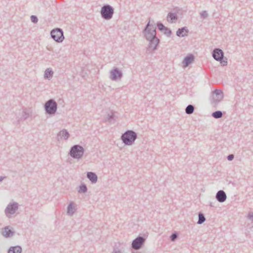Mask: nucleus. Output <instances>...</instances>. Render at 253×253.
Returning <instances> with one entry per match:
<instances>
[{"label":"nucleus","mask_w":253,"mask_h":253,"mask_svg":"<svg viewBox=\"0 0 253 253\" xmlns=\"http://www.w3.org/2000/svg\"><path fill=\"white\" fill-rule=\"evenodd\" d=\"M211 116L215 119L221 118L223 116V113L221 111H216L213 112Z\"/></svg>","instance_id":"26"},{"label":"nucleus","mask_w":253,"mask_h":253,"mask_svg":"<svg viewBox=\"0 0 253 253\" xmlns=\"http://www.w3.org/2000/svg\"><path fill=\"white\" fill-rule=\"evenodd\" d=\"M200 15H201V18H202L203 19L207 18L209 16L208 13H207V11H206V10L203 11L200 13Z\"/></svg>","instance_id":"30"},{"label":"nucleus","mask_w":253,"mask_h":253,"mask_svg":"<svg viewBox=\"0 0 253 253\" xmlns=\"http://www.w3.org/2000/svg\"><path fill=\"white\" fill-rule=\"evenodd\" d=\"M114 253H121V252L120 251L118 250V251H115Z\"/></svg>","instance_id":"37"},{"label":"nucleus","mask_w":253,"mask_h":253,"mask_svg":"<svg viewBox=\"0 0 253 253\" xmlns=\"http://www.w3.org/2000/svg\"><path fill=\"white\" fill-rule=\"evenodd\" d=\"M1 235L5 238H9L14 235L13 228L10 226H5L1 229Z\"/></svg>","instance_id":"12"},{"label":"nucleus","mask_w":253,"mask_h":253,"mask_svg":"<svg viewBox=\"0 0 253 253\" xmlns=\"http://www.w3.org/2000/svg\"><path fill=\"white\" fill-rule=\"evenodd\" d=\"M144 37L149 42L146 52L150 53L153 51L156 50L157 45L160 42L159 39L156 37V27H153L151 34L148 33Z\"/></svg>","instance_id":"1"},{"label":"nucleus","mask_w":253,"mask_h":253,"mask_svg":"<svg viewBox=\"0 0 253 253\" xmlns=\"http://www.w3.org/2000/svg\"><path fill=\"white\" fill-rule=\"evenodd\" d=\"M5 178L6 176H0V182L2 181Z\"/></svg>","instance_id":"36"},{"label":"nucleus","mask_w":253,"mask_h":253,"mask_svg":"<svg viewBox=\"0 0 253 253\" xmlns=\"http://www.w3.org/2000/svg\"><path fill=\"white\" fill-rule=\"evenodd\" d=\"M145 239L142 236H138L134 239L131 244V247L135 250H139L145 243Z\"/></svg>","instance_id":"10"},{"label":"nucleus","mask_w":253,"mask_h":253,"mask_svg":"<svg viewBox=\"0 0 253 253\" xmlns=\"http://www.w3.org/2000/svg\"><path fill=\"white\" fill-rule=\"evenodd\" d=\"M70 134L68 131L65 129H63L57 133L56 139L58 141L62 138H63L65 140H67Z\"/></svg>","instance_id":"14"},{"label":"nucleus","mask_w":253,"mask_h":253,"mask_svg":"<svg viewBox=\"0 0 253 253\" xmlns=\"http://www.w3.org/2000/svg\"><path fill=\"white\" fill-rule=\"evenodd\" d=\"M50 35L55 42L59 43L62 42L64 39L63 31L62 29L59 28L52 30Z\"/></svg>","instance_id":"7"},{"label":"nucleus","mask_w":253,"mask_h":253,"mask_svg":"<svg viewBox=\"0 0 253 253\" xmlns=\"http://www.w3.org/2000/svg\"><path fill=\"white\" fill-rule=\"evenodd\" d=\"M150 22L149 20L143 31V33L144 36L147 35L148 33L151 34L152 30H153V27H155V26L150 24Z\"/></svg>","instance_id":"19"},{"label":"nucleus","mask_w":253,"mask_h":253,"mask_svg":"<svg viewBox=\"0 0 253 253\" xmlns=\"http://www.w3.org/2000/svg\"><path fill=\"white\" fill-rule=\"evenodd\" d=\"M22 249L21 246H11L8 250L7 253H22Z\"/></svg>","instance_id":"20"},{"label":"nucleus","mask_w":253,"mask_h":253,"mask_svg":"<svg viewBox=\"0 0 253 253\" xmlns=\"http://www.w3.org/2000/svg\"><path fill=\"white\" fill-rule=\"evenodd\" d=\"M213 58L217 61H219L221 65L223 66L227 65V58L224 57V52L220 48H216L213 49L212 52Z\"/></svg>","instance_id":"4"},{"label":"nucleus","mask_w":253,"mask_h":253,"mask_svg":"<svg viewBox=\"0 0 253 253\" xmlns=\"http://www.w3.org/2000/svg\"><path fill=\"white\" fill-rule=\"evenodd\" d=\"M86 176L92 183H95L97 181L98 177L95 172H87Z\"/></svg>","instance_id":"17"},{"label":"nucleus","mask_w":253,"mask_h":253,"mask_svg":"<svg viewBox=\"0 0 253 253\" xmlns=\"http://www.w3.org/2000/svg\"><path fill=\"white\" fill-rule=\"evenodd\" d=\"M164 34L167 37H170L172 34L171 31L168 28H167L165 31H164Z\"/></svg>","instance_id":"29"},{"label":"nucleus","mask_w":253,"mask_h":253,"mask_svg":"<svg viewBox=\"0 0 253 253\" xmlns=\"http://www.w3.org/2000/svg\"><path fill=\"white\" fill-rule=\"evenodd\" d=\"M84 153L83 147L79 144L72 146L70 149L69 155L74 159H81L83 158Z\"/></svg>","instance_id":"3"},{"label":"nucleus","mask_w":253,"mask_h":253,"mask_svg":"<svg viewBox=\"0 0 253 253\" xmlns=\"http://www.w3.org/2000/svg\"><path fill=\"white\" fill-rule=\"evenodd\" d=\"M223 98V93L220 89H215L212 92L211 102L213 106H216Z\"/></svg>","instance_id":"8"},{"label":"nucleus","mask_w":253,"mask_h":253,"mask_svg":"<svg viewBox=\"0 0 253 253\" xmlns=\"http://www.w3.org/2000/svg\"><path fill=\"white\" fill-rule=\"evenodd\" d=\"M44 108L46 113L53 115L57 111V103L53 99H50L45 103Z\"/></svg>","instance_id":"6"},{"label":"nucleus","mask_w":253,"mask_h":253,"mask_svg":"<svg viewBox=\"0 0 253 253\" xmlns=\"http://www.w3.org/2000/svg\"><path fill=\"white\" fill-rule=\"evenodd\" d=\"M87 191V188L85 184H81L79 186V189L78 190V193H85Z\"/></svg>","instance_id":"25"},{"label":"nucleus","mask_w":253,"mask_h":253,"mask_svg":"<svg viewBox=\"0 0 253 253\" xmlns=\"http://www.w3.org/2000/svg\"><path fill=\"white\" fill-rule=\"evenodd\" d=\"M22 116L24 118V119L26 120L28 118H29V117L30 116V115L28 113H27L25 111H23L22 112Z\"/></svg>","instance_id":"33"},{"label":"nucleus","mask_w":253,"mask_h":253,"mask_svg":"<svg viewBox=\"0 0 253 253\" xmlns=\"http://www.w3.org/2000/svg\"><path fill=\"white\" fill-rule=\"evenodd\" d=\"M188 32V28L186 27H183L177 30L176 35L179 37H184L187 36Z\"/></svg>","instance_id":"16"},{"label":"nucleus","mask_w":253,"mask_h":253,"mask_svg":"<svg viewBox=\"0 0 253 253\" xmlns=\"http://www.w3.org/2000/svg\"><path fill=\"white\" fill-rule=\"evenodd\" d=\"M31 20L34 23H37L38 21V17L35 15H32L31 16Z\"/></svg>","instance_id":"31"},{"label":"nucleus","mask_w":253,"mask_h":253,"mask_svg":"<svg viewBox=\"0 0 253 253\" xmlns=\"http://www.w3.org/2000/svg\"><path fill=\"white\" fill-rule=\"evenodd\" d=\"M249 218L253 220V213L249 214Z\"/></svg>","instance_id":"35"},{"label":"nucleus","mask_w":253,"mask_h":253,"mask_svg":"<svg viewBox=\"0 0 253 253\" xmlns=\"http://www.w3.org/2000/svg\"><path fill=\"white\" fill-rule=\"evenodd\" d=\"M194 60V56L190 54L186 56L183 60L182 63L184 67L188 66Z\"/></svg>","instance_id":"15"},{"label":"nucleus","mask_w":253,"mask_h":253,"mask_svg":"<svg viewBox=\"0 0 253 253\" xmlns=\"http://www.w3.org/2000/svg\"><path fill=\"white\" fill-rule=\"evenodd\" d=\"M178 19L176 14L172 12H169L167 15V20L170 23H175Z\"/></svg>","instance_id":"18"},{"label":"nucleus","mask_w":253,"mask_h":253,"mask_svg":"<svg viewBox=\"0 0 253 253\" xmlns=\"http://www.w3.org/2000/svg\"><path fill=\"white\" fill-rule=\"evenodd\" d=\"M106 120L109 122H111L115 120V116L113 113L111 114H108L106 118Z\"/></svg>","instance_id":"28"},{"label":"nucleus","mask_w":253,"mask_h":253,"mask_svg":"<svg viewBox=\"0 0 253 253\" xmlns=\"http://www.w3.org/2000/svg\"><path fill=\"white\" fill-rule=\"evenodd\" d=\"M123 77V73L118 68H115L110 72V79L112 81L120 80Z\"/></svg>","instance_id":"11"},{"label":"nucleus","mask_w":253,"mask_h":253,"mask_svg":"<svg viewBox=\"0 0 253 253\" xmlns=\"http://www.w3.org/2000/svg\"><path fill=\"white\" fill-rule=\"evenodd\" d=\"M210 206H211V207H214V205L212 204V203H211V204H210Z\"/></svg>","instance_id":"38"},{"label":"nucleus","mask_w":253,"mask_h":253,"mask_svg":"<svg viewBox=\"0 0 253 253\" xmlns=\"http://www.w3.org/2000/svg\"><path fill=\"white\" fill-rule=\"evenodd\" d=\"M206 221V217L204 214L202 212H199L198 214V221L197 224H201Z\"/></svg>","instance_id":"23"},{"label":"nucleus","mask_w":253,"mask_h":253,"mask_svg":"<svg viewBox=\"0 0 253 253\" xmlns=\"http://www.w3.org/2000/svg\"><path fill=\"white\" fill-rule=\"evenodd\" d=\"M53 75V72L50 68H47L44 71V77L45 78L50 79L52 78Z\"/></svg>","instance_id":"21"},{"label":"nucleus","mask_w":253,"mask_h":253,"mask_svg":"<svg viewBox=\"0 0 253 253\" xmlns=\"http://www.w3.org/2000/svg\"><path fill=\"white\" fill-rule=\"evenodd\" d=\"M137 138V133L133 130H127L123 133L121 139L126 146L132 145Z\"/></svg>","instance_id":"2"},{"label":"nucleus","mask_w":253,"mask_h":253,"mask_svg":"<svg viewBox=\"0 0 253 253\" xmlns=\"http://www.w3.org/2000/svg\"><path fill=\"white\" fill-rule=\"evenodd\" d=\"M114 13V8L109 4H104L101 9L100 14L102 18L105 20H110Z\"/></svg>","instance_id":"5"},{"label":"nucleus","mask_w":253,"mask_h":253,"mask_svg":"<svg viewBox=\"0 0 253 253\" xmlns=\"http://www.w3.org/2000/svg\"><path fill=\"white\" fill-rule=\"evenodd\" d=\"M76 211V209L73 207V203L71 202L67 208V213L69 215H73Z\"/></svg>","instance_id":"22"},{"label":"nucleus","mask_w":253,"mask_h":253,"mask_svg":"<svg viewBox=\"0 0 253 253\" xmlns=\"http://www.w3.org/2000/svg\"><path fill=\"white\" fill-rule=\"evenodd\" d=\"M215 198L220 203L225 202L227 198L225 192L222 190H219L216 194Z\"/></svg>","instance_id":"13"},{"label":"nucleus","mask_w":253,"mask_h":253,"mask_svg":"<svg viewBox=\"0 0 253 253\" xmlns=\"http://www.w3.org/2000/svg\"><path fill=\"white\" fill-rule=\"evenodd\" d=\"M157 26L158 27V29L159 31L163 32L164 31H165V30L167 28V27H165L163 23H162L160 22H159L157 24Z\"/></svg>","instance_id":"27"},{"label":"nucleus","mask_w":253,"mask_h":253,"mask_svg":"<svg viewBox=\"0 0 253 253\" xmlns=\"http://www.w3.org/2000/svg\"><path fill=\"white\" fill-rule=\"evenodd\" d=\"M194 106L192 105L189 104L185 109V113L188 115L192 114L194 112Z\"/></svg>","instance_id":"24"},{"label":"nucleus","mask_w":253,"mask_h":253,"mask_svg":"<svg viewBox=\"0 0 253 253\" xmlns=\"http://www.w3.org/2000/svg\"><path fill=\"white\" fill-rule=\"evenodd\" d=\"M177 237L178 234L176 233H174L171 235L170 238L172 241H174L177 238Z\"/></svg>","instance_id":"32"},{"label":"nucleus","mask_w":253,"mask_h":253,"mask_svg":"<svg viewBox=\"0 0 253 253\" xmlns=\"http://www.w3.org/2000/svg\"><path fill=\"white\" fill-rule=\"evenodd\" d=\"M234 158V156L233 154H230L227 156V159L228 161H231L233 160Z\"/></svg>","instance_id":"34"},{"label":"nucleus","mask_w":253,"mask_h":253,"mask_svg":"<svg viewBox=\"0 0 253 253\" xmlns=\"http://www.w3.org/2000/svg\"><path fill=\"white\" fill-rule=\"evenodd\" d=\"M18 209V204L16 202L9 203L4 210L6 216L9 218L10 215L14 214Z\"/></svg>","instance_id":"9"}]
</instances>
